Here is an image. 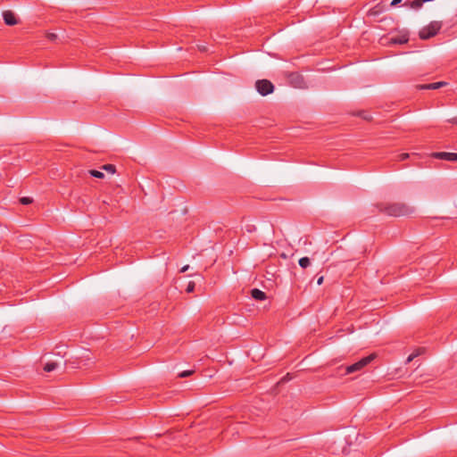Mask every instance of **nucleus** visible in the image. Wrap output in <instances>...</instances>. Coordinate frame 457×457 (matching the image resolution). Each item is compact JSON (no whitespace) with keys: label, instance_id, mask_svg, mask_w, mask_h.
Listing matches in <instances>:
<instances>
[{"label":"nucleus","instance_id":"f257e3e1","mask_svg":"<svg viewBox=\"0 0 457 457\" xmlns=\"http://www.w3.org/2000/svg\"><path fill=\"white\" fill-rule=\"evenodd\" d=\"M377 207L381 213L388 216H405L413 212L412 208L403 203H380Z\"/></svg>","mask_w":457,"mask_h":457},{"label":"nucleus","instance_id":"f03ea898","mask_svg":"<svg viewBox=\"0 0 457 457\" xmlns=\"http://www.w3.org/2000/svg\"><path fill=\"white\" fill-rule=\"evenodd\" d=\"M442 28V22L441 21H431L428 25L423 27L420 32L419 36L421 39L426 40L429 39L430 37H435L439 30Z\"/></svg>","mask_w":457,"mask_h":457},{"label":"nucleus","instance_id":"7ed1b4c3","mask_svg":"<svg viewBox=\"0 0 457 457\" xmlns=\"http://www.w3.org/2000/svg\"><path fill=\"white\" fill-rule=\"evenodd\" d=\"M376 358L375 353H371L366 357L361 358L357 362L349 365L345 369V373L350 374L362 370L365 366L370 363Z\"/></svg>","mask_w":457,"mask_h":457},{"label":"nucleus","instance_id":"20e7f679","mask_svg":"<svg viewBox=\"0 0 457 457\" xmlns=\"http://www.w3.org/2000/svg\"><path fill=\"white\" fill-rule=\"evenodd\" d=\"M255 88L261 96H265L274 91V85L268 79H259L255 82Z\"/></svg>","mask_w":457,"mask_h":457},{"label":"nucleus","instance_id":"39448f33","mask_svg":"<svg viewBox=\"0 0 457 457\" xmlns=\"http://www.w3.org/2000/svg\"><path fill=\"white\" fill-rule=\"evenodd\" d=\"M288 80L292 86L297 88L306 87L303 77L298 72H291L288 74Z\"/></svg>","mask_w":457,"mask_h":457},{"label":"nucleus","instance_id":"423d86ee","mask_svg":"<svg viewBox=\"0 0 457 457\" xmlns=\"http://www.w3.org/2000/svg\"><path fill=\"white\" fill-rule=\"evenodd\" d=\"M431 157L439 160L457 162V153L434 152L431 154Z\"/></svg>","mask_w":457,"mask_h":457},{"label":"nucleus","instance_id":"0eeeda50","mask_svg":"<svg viewBox=\"0 0 457 457\" xmlns=\"http://www.w3.org/2000/svg\"><path fill=\"white\" fill-rule=\"evenodd\" d=\"M3 19L4 23L8 26H14L19 22L15 13L10 10L3 12Z\"/></svg>","mask_w":457,"mask_h":457},{"label":"nucleus","instance_id":"6e6552de","mask_svg":"<svg viewBox=\"0 0 457 457\" xmlns=\"http://www.w3.org/2000/svg\"><path fill=\"white\" fill-rule=\"evenodd\" d=\"M409 41V35L407 33H403L401 35H397L395 37H392L390 38V42L395 45H403Z\"/></svg>","mask_w":457,"mask_h":457},{"label":"nucleus","instance_id":"1a4fd4ad","mask_svg":"<svg viewBox=\"0 0 457 457\" xmlns=\"http://www.w3.org/2000/svg\"><path fill=\"white\" fill-rule=\"evenodd\" d=\"M251 296L258 301H263L267 298L266 294L258 288H253L251 290Z\"/></svg>","mask_w":457,"mask_h":457},{"label":"nucleus","instance_id":"9d476101","mask_svg":"<svg viewBox=\"0 0 457 457\" xmlns=\"http://www.w3.org/2000/svg\"><path fill=\"white\" fill-rule=\"evenodd\" d=\"M426 3L425 0H413V1H405L403 6H407L412 9H420L423 4Z\"/></svg>","mask_w":457,"mask_h":457},{"label":"nucleus","instance_id":"9b49d317","mask_svg":"<svg viewBox=\"0 0 457 457\" xmlns=\"http://www.w3.org/2000/svg\"><path fill=\"white\" fill-rule=\"evenodd\" d=\"M445 85H446L445 82L440 81V82H434V83H430V84L421 85L420 87L421 89H438Z\"/></svg>","mask_w":457,"mask_h":457},{"label":"nucleus","instance_id":"f8f14e48","mask_svg":"<svg viewBox=\"0 0 457 457\" xmlns=\"http://www.w3.org/2000/svg\"><path fill=\"white\" fill-rule=\"evenodd\" d=\"M384 10H385L384 7L380 4H378L370 10V15H378V14L381 13L382 12H384Z\"/></svg>","mask_w":457,"mask_h":457},{"label":"nucleus","instance_id":"ddd939ff","mask_svg":"<svg viewBox=\"0 0 457 457\" xmlns=\"http://www.w3.org/2000/svg\"><path fill=\"white\" fill-rule=\"evenodd\" d=\"M298 263L303 269H306L311 265V260L308 257H302L299 259Z\"/></svg>","mask_w":457,"mask_h":457},{"label":"nucleus","instance_id":"4468645a","mask_svg":"<svg viewBox=\"0 0 457 457\" xmlns=\"http://www.w3.org/2000/svg\"><path fill=\"white\" fill-rule=\"evenodd\" d=\"M57 368V363L54 361L46 362L44 366V370L46 372H51Z\"/></svg>","mask_w":457,"mask_h":457},{"label":"nucleus","instance_id":"2eb2a0df","mask_svg":"<svg viewBox=\"0 0 457 457\" xmlns=\"http://www.w3.org/2000/svg\"><path fill=\"white\" fill-rule=\"evenodd\" d=\"M88 173L97 179H103L104 177V174L102 171L96 170H89Z\"/></svg>","mask_w":457,"mask_h":457},{"label":"nucleus","instance_id":"dca6fc26","mask_svg":"<svg viewBox=\"0 0 457 457\" xmlns=\"http://www.w3.org/2000/svg\"><path fill=\"white\" fill-rule=\"evenodd\" d=\"M102 169L111 173H115L116 171V167L113 164H104L102 166Z\"/></svg>","mask_w":457,"mask_h":457},{"label":"nucleus","instance_id":"f3484780","mask_svg":"<svg viewBox=\"0 0 457 457\" xmlns=\"http://www.w3.org/2000/svg\"><path fill=\"white\" fill-rule=\"evenodd\" d=\"M409 156H410V154L407 153L400 154L397 155L396 161H399V162L404 161V160L408 159Z\"/></svg>","mask_w":457,"mask_h":457},{"label":"nucleus","instance_id":"a211bd4d","mask_svg":"<svg viewBox=\"0 0 457 457\" xmlns=\"http://www.w3.org/2000/svg\"><path fill=\"white\" fill-rule=\"evenodd\" d=\"M57 35L53 32L46 33V38L50 41H55L57 39Z\"/></svg>","mask_w":457,"mask_h":457},{"label":"nucleus","instance_id":"6ab92c4d","mask_svg":"<svg viewBox=\"0 0 457 457\" xmlns=\"http://www.w3.org/2000/svg\"><path fill=\"white\" fill-rule=\"evenodd\" d=\"M195 290V282L190 281L186 288L187 293H192Z\"/></svg>","mask_w":457,"mask_h":457},{"label":"nucleus","instance_id":"aec40b11","mask_svg":"<svg viewBox=\"0 0 457 457\" xmlns=\"http://www.w3.org/2000/svg\"><path fill=\"white\" fill-rule=\"evenodd\" d=\"M20 203L22 204H29L32 203V199L29 197H21Z\"/></svg>","mask_w":457,"mask_h":457},{"label":"nucleus","instance_id":"412c9836","mask_svg":"<svg viewBox=\"0 0 457 457\" xmlns=\"http://www.w3.org/2000/svg\"><path fill=\"white\" fill-rule=\"evenodd\" d=\"M192 373H193L192 370H185V371H183V372H181L179 374V377L180 378H185V377H187V376L191 375Z\"/></svg>","mask_w":457,"mask_h":457},{"label":"nucleus","instance_id":"4be33fe9","mask_svg":"<svg viewBox=\"0 0 457 457\" xmlns=\"http://www.w3.org/2000/svg\"><path fill=\"white\" fill-rule=\"evenodd\" d=\"M403 0H393L390 4L391 6H396L402 3Z\"/></svg>","mask_w":457,"mask_h":457},{"label":"nucleus","instance_id":"5701e85b","mask_svg":"<svg viewBox=\"0 0 457 457\" xmlns=\"http://www.w3.org/2000/svg\"><path fill=\"white\" fill-rule=\"evenodd\" d=\"M447 121L457 125V116L447 120Z\"/></svg>","mask_w":457,"mask_h":457},{"label":"nucleus","instance_id":"b1692460","mask_svg":"<svg viewBox=\"0 0 457 457\" xmlns=\"http://www.w3.org/2000/svg\"><path fill=\"white\" fill-rule=\"evenodd\" d=\"M415 358V355L414 354H410L406 360V362L409 363L411 362L413 359Z\"/></svg>","mask_w":457,"mask_h":457},{"label":"nucleus","instance_id":"393cba45","mask_svg":"<svg viewBox=\"0 0 457 457\" xmlns=\"http://www.w3.org/2000/svg\"><path fill=\"white\" fill-rule=\"evenodd\" d=\"M323 279H324V278H323L322 276H321V277H320V278H318V280H317V284L320 286V285L323 283Z\"/></svg>","mask_w":457,"mask_h":457},{"label":"nucleus","instance_id":"a878e982","mask_svg":"<svg viewBox=\"0 0 457 457\" xmlns=\"http://www.w3.org/2000/svg\"><path fill=\"white\" fill-rule=\"evenodd\" d=\"M188 265H185L184 267L181 268L180 272H186L188 270Z\"/></svg>","mask_w":457,"mask_h":457},{"label":"nucleus","instance_id":"bb28decb","mask_svg":"<svg viewBox=\"0 0 457 457\" xmlns=\"http://www.w3.org/2000/svg\"><path fill=\"white\" fill-rule=\"evenodd\" d=\"M420 350H418L416 353H413L412 354H414L415 357H417L418 355H420Z\"/></svg>","mask_w":457,"mask_h":457},{"label":"nucleus","instance_id":"cd10ccee","mask_svg":"<svg viewBox=\"0 0 457 457\" xmlns=\"http://www.w3.org/2000/svg\"><path fill=\"white\" fill-rule=\"evenodd\" d=\"M199 49H200L201 51H206V47H205V46H201V47H199Z\"/></svg>","mask_w":457,"mask_h":457}]
</instances>
